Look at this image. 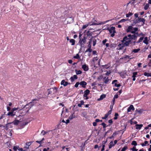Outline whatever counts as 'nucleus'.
<instances>
[{"instance_id":"nucleus-1","label":"nucleus","mask_w":151,"mask_h":151,"mask_svg":"<svg viewBox=\"0 0 151 151\" xmlns=\"http://www.w3.org/2000/svg\"><path fill=\"white\" fill-rule=\"evenodd\" d=\"M132 37V35L131 34L128 35L127 36H126L124 37L121 41L122 42H127L129 40L130 41L129 45H131V46L134 45L135 44L136 41L133 42L131 40Z\"/></svg>"},{"instance_id":"nucleus-2","label":"nucleus","mask_w":151,"mask_h":151,"mask_svg":"<svg viewBox=\"0 0 151 151\" xmlns=\"http://www.w3.org/2000/svg\"><path fill=\"white\" fill-rule=\"evenodd\" d=\"M130 41H128L127 42H122L121 44H119L118 45V47L117 48V50H122L124 47L125 46H128L129 45Z\"/></svg>"},{"instance_id":"nucleus-3","label":"nucleus","mask_w":151,"mask_h":151,"mask_svg":"<svg viewBox=\"0 0 151 151\" xmlns=\"http://www.w3.org/2000/svg\"><path fill=\"white\" fill-rule=\"evenodd\" d=\"M108 21H107L106 22H101L100 23H97V21L95 20L94 19H93L92 21L89 22L90 23V26L91 25H101L102 24H105L106 22H107Z\"/></svg>"},{"instance_id":"nucleus-4","label":"nucleus","mask_w":151,"mask_h":151,"mask_svg":"<svg viewBox=\"0 0 151 151\" xmlns=\"http://www.w3.org/2000/svg\"><path fill=\"white\" fill-rule=\"evenodd\" d=\"M86 38L85 36L83 37L82 39L79 40V43L80 44L81 47H83L84 45L86 43Z\"/></svg>"},{"instance_id":"nucleus-5","label":"nucleus","mask_w":151,"mask_h":151,"mask_svg":"<svg viewBox=\"0 0 151 151\" xmlns=\"http://www.w3.org/2000/svg\"><path fill=\"white\" fill-rule=\"evenodd\" d=\"M57 92V90L56 88H51L48 89V94H51V93L55 94Z\"/></svg>"},{"instance_id":"nucleus-6","label":"nucleus","mask_w":151,"mask_h":151,"mask_svg":"<svg viewBox=\"0 0 151 151\" xmlns=\"http://www.w3.org/2000/svg\"><path fill=\"white\" fill-rule=\"evenodd\" d=\"M37 100V99H32V101L30 102L28 104H27V106H30L31 107H32L33 106H34L35 104L37 103L36 102H35V101Z\"/></svg>"},{"instance_id":"nucleus-7","label":"nucleus","mask_w":151,"mask_h":151,"mask_svg":"<svg viewBox=\"0 0 151 151\" xmlns=\"http://www.w3.org/2000/svg\"><path fill=\"white\" fill-rule=\"evenodd\" d=\"M82 68L85 71H88L89 70L88 66L86 64H84L82 66Z\"/></svg>"},{"instance_id":"nucleus-8","label":"nucleus","mask_w":151,"mask_h":151,"mask_svg":"<svg viewBox=\"0 0 151 151\" xmlns=\"http://www.w3.org/2000/svg\"><path fill=\"white\" fill-rule=\"evenodd\" d=\"M31 107H31L30 106H27V104H26L25 105L23 106L21 109L24 110L25 108H26V109L27 110L26 113H27L28 112V111L30 109Z\"/></svg>"},{"instance_id":"nucleus-9","label":"nucleus","mask_w":151,"mask_h":151,"mask_svg":"<svg viewBox=\"0 0 151 151\" xmlns=\"http://www.w3.org/2000/svg\"><path fill=\"white\" fill-rule=\"evenodd\" d=\"M108 30L109 31L110 33H111L112 32L115 33L116 31L115 30V27H111L110 28H108Z\"/></svg>"},{"instance_id":"nucleus-10","label":"nucleus","mask_w":151,"mask_h":151,"mask_svg":"<svg viewBox=\"0 0 151 151\" xmlns=\"http://www.w3.org/2000/svg\"><path fill=\"white\" fill-rule=\"evenodd\" d=\"M138 36V32H137L136 33H135V34L132 35L131 40H134V41H136V40H137Z\"/></svg>"},{"instance_id":"nucleus-11","label":"nucleus","mask_w":151,"mask_h":151,"mask_svg":"<svg viewBox=\"0 0 151 151\" xmlns=\"http://www.w3.org/2000/svg\"><path fill=\"white\" fill-rule=\"evenodd\" d=\"M60 84L61 85H63L64 86H66L68 84H70V83H68L67 82L65 81V80H62L60 83Z\"/></svg>"},{"instance_id":"nucleus-12","label":"nucleus","mask_w":151,"mask_h":151,"mask_svg":"<svg viewBox=\"0 0 151 151\" xmlns=\"http://www.w3.org/2000/svg\"><path fill=\"white\" fill-rule=\"evenodd\" d=\"M78 79V77L77 76V75H73V76L71 77L70 78V80L72 82H73L75 80H76Z\"/></svg>"},{"instance_id":"nucleus-13","label":"nucleus","mask_w":151,"mask_h":151,"mask_svg":"<svg viewBox=\"0 0 151 151\" xmlns=\"http://www.w3.org/2000/svg\"><path fill=\"white\" fill-rule=\"evenodd\" d=\"M87 84V83L86 82L83 81H81L80 83V84L83 88H86Z\"/></svg>"},{"instance_id":"nucleus-14","label":"nucleus","mask_w":151,"mask_h":151,"mask_svg":"<svg viewBox=\"0 0 151 151\" xmlns=\"http://www.w3.org/2000/svg\"><path fill=\"white\" fill-rule=\"evenodd\" d=\"M117 80H114L112 81V83L113 84H114V86L115 87H119L121 86V85L120 84H117L116 83L117 82Z\"/></svg>"},{"instance_id":"nucleus-15","label":"nucleus","mask_w":151,"mask_h":151,"mask_svg":"<svg viewBox=\"0 0 151 151\" xmlns=\"http://www.w3.org/2000/svg\"><path fill=\"white\" fill-rule=\"evenodd\" d=\"M133 27L132 26H129L126 30V32L127 33L130 32L133 30Z\"/></svg>"},{"instance_id":"nucleus-16","label":"nucleus","mask_w":151,"mask_h":151,"mask_svg":"<svg viewBox=\"0 0 151 151\" xmlns=\"http://www.w3.org/2000/svg\"><path fill=\"white\" fill-rule=\"evenodd\" d=\"M131 110L133 111H134V108L133 106L132 105H130L128 108L127 110V112H130Z\"/></svg>"},{"instance_id":"nucleus-17","label":"nucleus","mask_w":151,"mask_h":151,"mask_svg":"<svg viewBox=\"0 0 151 151\" xmlns=\"http://www.w3.org/2000/svg\"><path fill=\"white\" fill-rule=\"evenodd\" d=\"M15 114V112H13L12 110L11 111H9L7 114L8 116H13Z\"/></svg>"},{"instance_id":"nucleus-18","label":"nucleus","mask_w":151,"mask_h":151,"mask_svg":"<svg viewBox=\"0 0 151 151\" xmlns=\"http://www.w3.org/2000/svg\"><path fill=\"white\" fill-rule=\"evenodd\" d=\"M20 121L18 120H15L12 123L15 125H17L20 123Z\"/></svg>"},{"instance_id":"nucleus-19","label":"nucleus","mask_w":151,"mask_h":151,"mask_svg":"<svg viewBox=\"0 0 151 151\" xmlns=\"http://www.w3.org/2000/svg\"><path fill=\"white\" fill-rule=\"evenodd\" d=\"M103 81L105 84H107L109 81L108 77H106L103 78Z\"/></svg>"},{"instance_id":"nucleus-20","label":"nucleus","mask_w":151,"mask_h":151,"mask_svg":"<svg viewBox=\"0 0 151 151\" xmlns=\"http://www.w3.org/2000/svg\"><path fill=\"white\" fill-rule=\"evenodd\" d=\"M135 126H136V129H140L143 126V125L142 124H136L135 125Z\"/></svg>"},{"instance_id":"nucleus-21","label":"nucleus","mask_w":151,"mask_h":151,"mask_svg":"<svg viewBox=\"0 0 151 151\" xmlns=\"http://www.w3.org/2000/svg\"><path fill=\"white\" fill-rule=\"evenodd\" d=\"M106 96V95L105 94H103L100 96V98L99 99H98V100H102L103 99H104L105 98Z\"/></svg>"},{"instance_id":"nucleus-22","label":"nucleus","mask_w":151,"mask_h":151,"mask_svg":"<svg viewBox=\"0 0 151 151\" xmlns=\"http://www.w3.org/2000/svg\"><path fill=\"white\" fill-rule=\"evenodd\" d=\"M143 42L146 45H147L148 44V38L147 37H145L144 40L143 41Z\"/></svg>"},{"instance_id":"nucleus-23","label":"nucleus","mask_w":151,"mask_h":151,"mask_svg":"<svg viewBox=\"0 0 151 151\" xmlns=\"http://www.w3.org/2000/svg\"><path fill=\"white\" fill-rule=\"evenodd\" d=\"M70 42L71 43V45H74L75 44L76 41L73 39H71L70 40Z\"/></svg>"},{"instance_id":"nucleus-24","label":"nucleus","mask_w":151,"mask_h":151,"mask_svg":"<svg viewBox=\"0 0 151 151\" xmlns=\"http://www.w3.org/2000/svg\"><path fill=\"white\" fill-rule=\"evenodd\" d=\"M144 75L145 76L147 77H151V73H147L145 72L144 73Z\"/></svg>"},{"instance_id":"nucleus-25","label":"nucleus","mask_w":151,"mask_h":151,"mask_svg":"<svg viewBox=\"0 0 151 151\" xmlns=\"http://www.w3.org/2000/svg\"><path fill=\"white\" fill-rule=\"evenodd\" d=\"M84 101L83 100L81 101H80V103L78 104V106L79 107H81L82 105H83L84 104Z\"/></svg>"},{"instance_id":"nucleus-26","label":"nucleus","mask_w":151,"mask_h":151,"mask_svg":"<svg viewBox=\"0 0 151 151\" xmlns=\"http://www.w3.org/2000/svg\"><path fill=\"white\" fill-rule=\"evenodd\" d=\"M114 145V144H113V142L111 141L110 142L109 146V148L111 149L112 147Z\"/></svg>"},{"instance_id":"nucleus-27","label":"nucleus","mask_w":151,"mask_h":151,"mask_svg":"<svg viewBox=\"0 0 151 151\" xmlns=\"http://www.w3.org/2000/svg\"><path fill=\"white\" fill-rule=\"evenodd\" d=\"M90 92V91L88 89H87L84 92V94L85 95H88Z\"/></svg>"},{"instance_id":"nucleus-28","label":"nucleus","mask_w":151,"mask_h":151,"mask_svg":"<svg viewBox=\"0 0 151 151\" xmlns=\"http://www.w3.org/2000/svg\"><path fill=\"white\" fill-rule=\"evenodd\" d=\"M89 25L90 26V24L89 22L88 24L83 25L82 26V29H85Z\"/></svg>"},{"instance_id":"nucleus-29","label":"nucleus","mask_w":151,"mask_h":151,"mask_svg":"<svg viewBox=\"0 0 151 151\" xmlns=\"http://www.w3.org/2000/svg\"><path fill=\"white\" fill-rule=\"evenodd\" d=\"M75 72L77 75L81 74L82 73V72L81 70H75Z\"/></svg>"},{"instance_id":"nucleus-30","label":"nucleus","mask_w":151,"mask_h":151,"mask_svg":"<svg viewBox=\"0 0 151 151\" xmlns=\"http://www.w3.org/2000/svg\"><path fill=\"white\" fill-rule=\"evenodd\" d=\"M137 75V72H134L132 73V78H135Z\"/></svg>"},{"instance_id":"nucleus-31","label":"nucleus","mask_w":151,"mask_h":151,"mask_svg":"<svg viewBox=\"0 0 151 151\" xmlns=\"http://www.w3.org/2000/svg\"><path fill=\"white\" fill-rule=\"evenodd\" d=\"M131 145H134V146H135L137 145V143L136 141L134 140L132 141Z\"/></svg>"},{"instance_id":"nucleus-32","label":"nucleus","mask_w":151,"mask_h":151,"mask_svg":"<svg viewBox=\"0 0 151 151\" xmlns=\"http://www.w3.org/2000/svg\"><path fill=\"white\" fill-rule=\"evenodd\" d=\"M140 50V49L139 48H138L137 49H134L132 51V52H133L134 53H137Z\"/></svg>"},{"instance_id":"nucleus-33","label":"nucleus","mask_w":151,"mask_h":151,"mask_svg":"<svg viewBox=\"0 0 151 151\" xmlns=\"http://www.w3.org/2000/svg\"><path fill=\"white\" fill-rule=\"evenodd\" d=\"M116 134V132H114V133H113L112 134V135L110 137H109V138L110 139H113L114 138V137L115 136Z\"/></svg>"},{"instance_id":"nucleus-34","label":"nucleus","mask_w":151,"mask_h":151,"mask_svg":"<svg viewBox=\"0 0 151 151\" xmlns=\"http://www.w3.org/2000/svg\"><path fill=\"white\" fill-rule=\"evenodd\" d=\"M142 112H143V110L142 109H140L139 110H138L137 109L135 111V112H136V113L138 112L140 114H141Z\"/></svg>"},{"instance_id":"nucleus-35","label":"nucleus","mask_w":151,"mask_h":151,"mask_svg":"<svg viewBox=\"0 0 151 151\" xmlns=\"http://www.w3.org/2000/svg\"><path fill=\"white\" fill-rule=\"evenodd\" d=\"M130 150L132 151H137L138 149L136 148L135 146H134L132 148H131Z\"/></svg>"},{"instance_id":"nucleus-36","label":"nucleus","mask_w":151,"mask_h":151,"mask_svg":"<svg viewBox=\"0 0 151 151\" xmlns=\"http://www.w3.org/2000/svg\"><path fill=\"white\" fill-rule=\"evenodd\" d=\"M149 6L150 5L149 4H146L145 6L144 9L145 10H147L148 9V8L149 7Z\"/></svg>"},{"instance_id":"nucleus-37","label":"nucleus","mask_w":151,"mask_h":151,"mask_svg":"<svg viewBox=\"0 0 151 151\" xmlns=\"http://www.w3.org/2000/svg\"><path fill=\"white\" fill-rule=\"evenodd\" d=\"M143 38H144L143 37H140L139 40L137 42H136V43H139L140 42H141L143 39Z\"/></svg>"},{"instance_id":"nucleus-38","label":"nucleus","mask_w":151,"mask_h":151,"mask_svg":"<svg viewBox=\"0 0 151 151\" xmlns=\"http://www.w3.org/2000/svg\"><path fill=\"white\" fill-rule=\"evenodd\" d=\"M133 14L132 13L129 12L128 14H126V17H129L130 16H131Z\"/></svg>"},{"instance_id":"nucleus-39","label":"nucleus","mask_w":151,"mask_h":151,"mask_svg":"<svg viewBox=\"0 0 151 151\" xmlns=\"http://www.w3.org/2000/svg\"><path fill=\"white\" fill-rule=\"evenodd\" d=\"M75 118V116L73 115V114L70 115V116L69 117V119L70 120H72V119L73 118Z\"/></svg>"},{"instance_id":"nucleus-40","label":"nucleus","mask_w":151,"mask_h":151,"mask_svg":"<svg viewBox=\"0 0 151 151\" xmlns=\"http://www.w3.org/2000/svg\"><path fill=\"white\" fill-rule=\"evenodd\" d=\"M32 143L33 142L32 141H30V142H27L26 144V145L27 146H28V147H29V146H30Z\"/></svg>"},{"instance_id":"nucleus-41","label":"nucleus","mask_w":151,"mask_h":151,"mask_svg":"<svg viewBox=\"0 0 151 151\" xmlns=\"http://www.w3.org/2000/svg\"><path fill=\"white\" fill-rule=\"evenodd\" d=\"M73 58L75 59H78L80 58V57L78 54H77L76 55L74 56Z\"/></svg>"},{"instance_id":"nucleus-42","label":"nucleus","mask_w":151,"mask_h":151,"mask_svg":"<svg viewBox=\"0 0 151 151\" xmlns=\"http://www.w3.org/2000/svg\"><path fill=\"white\" fill-rule=\"evenodd\" d=\"M128 149V147L127 146H125L124 147L122 148L121 151H125Z\"/></svg>"},{"instance_id":"nucleus-43","label":"nucleus","mask_w":151,"mask_h":151,"mask_svg":"<svg viewBox=\"0 0 151 151\" xmlns=\"http://www.w3.org/2000/svg\"><path fill=\"white\" fill-rule=\"evenodd\" d=\"M140 19H141V22L143 23V24H142V25H143L145 24V19L143 18H140Z\"/></svg>"},{"instance_id":"nucleus-44","label":"nucleus","mask_w":151,"mask_h":151,"mask_svg":"<svg viewBox=\"0 0 151 151\" xmlns=\"http://www.w3.org/2000/svg\"><path fill=\"white\" fill-rule=\"evenodd\" d=\"M50 131H49L48 132H49ZM48 132H46L44 130H42L41 132V134H42L43 135H44L45 134H46Z\"/></svg>"},{"instance_id":"nucleus-45","label":"nucleus","mask_w":151,"mask_h":151,"mask_svg":"<svg viewBox=\"0 0 151 151\" xmlns=\"http://www.w3.org/2000/svg\"><path fill=\"white\" fill-rule=\"evenodd\" d=\"M129 55H126L125 56L121 58H120V59H124L127 58H128L129 59Z\"/></svg>"},{"instance_id":"nucleus-46","label":"nucleus","mask_w":151,"mask_h":151,"mask_svg":"<svg viewBox=\"0 0 151 151\" xmlns=\"http://www.w3.org/2000/svg\"><path fill=\"white\" fill-rule=\"evenodd\" d=\"M128 20V19H122L119 22V23H121L123 22H124L127 21Z\"/></svg>"},{"instance_id":"nucleus-47","label":"nucleus","mask_w":151,"mask_h":151,"mask_svg":"<svg viewBox=\"0 0 151 151\" xmlns=\"http://www.w3.org/2000/svg\"><path fill=\"white\" fill-rule=\"evenodd\" d=\"M92 49L91 48H88V49L85 51V52H89L90 53L92 51Z\"/></svg>"},{"instance_id":"nucleus-48","label":"nucleus","mask_w":151,"mask_h":151,"mask_svg":"<svg viewBox=\"0 0 151 151\" xmlns=\"http://www.w3.org/2000/svg\"><path fill=\"white\" fill-rule=\"evenodd\" d=\"M119 116V114L118 113H116L115 114L114 116L115 117H114V119L116 120L117 119V116Z\"/></svg>"},{"instance_id":"nucleus-49","label":"nucleus","mask_w":151,"mask_h":151,"mask_svg":"<svg viewBox=\"0 0 151 151\" xmlns=\"http://www.w3.org/2000/svg\"><path fill=\"white\" fill-rule=\"evenodd\" d=\"M18 148H19V147L14 146L13 147V149L14 151H16L18 149Z\"/></svg>"},{"instance_id":"nucleus-50","label":"nucleus","mask_w":151,"mask_h":151,"mask_svg":"<svg viewBox=\"0 0 151 151\" xmlns=\"http://www.w3.org/2000/svg\"><path fill=\"white\" fill-rule=\"evenodd\" d=\"M108 115L106 114H105L104 116V117L102 118V119H106L107 117H108Z\"/></svg>"},{"instance_id":"nucleus-51","label":"nucleus","mask_w":151,"mask_h":151,"mask_svg":"<svg viewBox=\"0 0 151 151\" xmlns=\"http://www.w3.org/2000/svg\"><path fill=\"white\" fill-rule=\"evenodd\" d=\"M96 39H94L93 41V46H95L96 44Z\"/></svg>"},{"instance_id":"nucleus-52","label":"nucleus","mask_w":151,"mask_h":151,"mask_svg":"<svg viewBox=\"0 0 151 151\" xmlns=\"http://www.w3.org/2000/svg\"><path fill=\"white\" fill-rule=\"evenodd\" d=\"M12 124V122L7 124L8 125V127L9 128H12V126L11 125Z\"/></svg>"},{"instance_id":"nucleus-53","label":"nucleus","mask_w":151,"mask_h":151,"mask_svg":"<svg viewBox=\"0 0 151 151\" xmlns=\"http://www.w3.org/2000/svg\"><path fill=\"white\" fill-rule=\"evenodd\" d=\"M79 84H80V83L79 82H77L76 83L74 86L76 88H77Z\"/></svg>"},{"instance_id":"nucleus-54","label":"nucleus","mask_w":151,"mask_h":151,"mask_svg":"<svg viewBox=\"0 0 151 151\" xmlns=\"http://www.w3.org/2000/svg\"><path fill=\"white\" fill-rule=\"evenodd\" d=\"M101 125L103 126V127L104 128H105L106 127V124L104 122H103L101 124Z\"/></svg>"},{"instance_id":"nucleus-55","label":"nucleus","mask_w":151,"mask_h":151,"mask_svg":"<svg viewBox=\"0 0 151 151\" xmlns=\"http://www.w3.org/2000/svg\"><path fill=\"white\" fill-rule=\"evenodd\" d=\"M88 48H91V42H88Z\"/></svg>"},{"instance_id":"nucleus-56","label":"nucleus","mask_w":151,"mask_h":151,"mask_svg":"<svg viewBox=\"0 0 151 151\" xmlns=\"http://www.w3.org/2000/svg\"><path fill=\"white\" fill-rule=\"evenodd\" d=\"M111 73V71L109 70L108 71H107L105 73V74L106 76H109V74Z\"/></svg>"},{"instance_id":"nucleus-57","label":"nucleus","mask_w":151,"mask_h":151,"mask_svg":"<svg viewBox=\"0 0 151 151\" xmlns=\"http://www.w3.org/2000/svg\"><path fill=\"white\" fill-rule=\"evenodd\" d=\"M68 19H70L71 20L70 22H73L74 20L73 18V17H70L68 18Z\"/></svg>"},{"instance_id":"nucleus-58","label":"nucleus","mask_w":151,"mask_h":151,"mask_svg":"<svg viewBox=\"0 0 151 151\" xmlns=\"http://www.w3.org/2000/svg\"><path fill=\"white\" fill-rule=\"evenodd\" d=\"M17 109H18V108L14 107V108H12V109L11 110L12 111H13V112H14V111H16V110H17Z\"/></svg>"},{"instance_id":"nucleus-59","label":"nucleus","mask_w":151,"mask_h":151,"mask_svg":"<svg viewBox=\"0 0 151 151\" xmlns=\"http://www.w3.org/2000/svg\"><path fill=\"white\" fill-rule=\"evenodd\" d=\"M112 108H111V109L109 110L107 113H106V114H108V115L109 116V115H110L111 114V111H112Z\"/></svg>"},{"instance_id":"nucleus-60","label":"nucleus","mask_w":151,"mask_h":151,"mask_svg":"<svg viewBox=\"0 0 151 151\" xmlns=\"http://www.w3.org/2000/svg\"><path fill=\"white\" fill-rule=\"evenodd\" d=\"M99 59V58L97 57H94L93 60V61H94L95 60L97 61Z\"/></svg>"},{"instance_id":"nucleus-61","label":"nucleus","mask_w":151,"mask_h":151,"mask_svg":"<svg viewBox=\"0 0 151 151\" xmlns=\"http://www.w3.org/2000/svg\"><path fill=\"white\" fill-rule=\"evenodd\" d=\"M107 40L106 39H104L102 41V43L104 45H105L106 42Z\"/></svg>"},{"instance_id":"nucleus-62","label":"nucleus","mask_w":151,"mask_h":151,"mask_svg":"<svg viewBox=\"0 0 151 151\" xmlns=\"http://www.w3.org/2000/svg\"><path fill=\"white\" fill-rule=\"evenodd\" d=\"M133 30L136 32L138 31V28L137 27L133 28Z\"/></svg>"},{"instance_id":"nucleus-63","label":"nucleus","mask_w":151,"mask_h":151,"mask_svg":"<svg viewBox=\"0 0 151 151\" xmlns=\"http://www.w3.org/2000/svg\"><path fill=\"white\" fill-rule=\"evenodd\" d=\"M4 128H5V129L6 130H7L9 129V128L8 127V124H6V126H5V127Z\"/></svg>"},{"instance_id":"nucleus-64","label":"nucleus","mask_w":151,"mask_h":151,"mask_svg":"<svg viewBox=\"0 0 151 151\" xmlns=\"http://www.w3.org/2000/svg\"><path fill=\"white\" fill-rule=\"evenodd\" d=\"M133 22L134 23L136 24L138 23V19H135L133 21Z\"/></svg>"}]
</instances>
